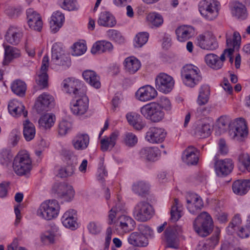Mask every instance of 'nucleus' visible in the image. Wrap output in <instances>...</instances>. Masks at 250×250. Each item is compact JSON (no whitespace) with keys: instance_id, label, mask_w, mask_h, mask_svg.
I'll return each instance as SVG.
<instances>
[{"instance_id":"obj_1","label":"nucleus","mask_w":250,"mask_h":250,"mask_svg":"<svg viewBox=\"0 0 250 250\" xmlns=\"http://www.w3.org/2000/svg\"><path fill=\"white\" fill-rule=\"evenodd\" d=\"M213 225V220L211 216L206 211L201 213L193 223L195 232L202 237L207 236L211 232Z\"/></svg>"},{"instance_id":"obj_2","label":"nucleus","mask_w":250,"mask_h":250,"mask_svg":"<svg viewBox=\"0 0 250 250\" xmlns=\"http://www.w3.org/2000/svg\"><path fill=\"white\" fill-rule=\"evenodd\" d=\"M138 231L132 232L129 235L127 241L131 245L135 247H146L148 244L147 236H151L152 230L147 226L140 225L138 227Z\"/></svg>"},{"instance_id":"obj_3","label":"nucleus","mask_w":250,"mask_h":250,"mask_svg":"<svg viewBox=\"0 0 250 250\" xmlns=\"http://www.w3.org/2000/svg\"><path fill=\"white\" fill-rule=\"evenodd\" d=\"M32 161L29 154L26 151H20L15 157L13 162V169L18 175H25L31 170Z\"/></svg>"},{"instance_id":"obj_4","label":"nucleus","mask_w":250,"mask_h":250,"mask_svg":"<svg viewBox=\"0 0 250 250\" xmlns=\"http://www.w3.org/2000/svg\"><path fill=\"white\" fill-rule=\"evenodd\" d=\"M181 76L184 84L190 87H194L202 79L199 69L192 64L185 65L181 70Z\"/></svg>"},{"instance_id":"obj_5","label":"nucleus","mask_w":250,"mask_h":250,"mask_svg":"<svg viewBox=\"0 0 250 250\" xmlns=\"http://www.w3.org/2000/svg\"><path fill=\"white\" fill-rule=\"evenodd\" d=\"M140 112L146 119L153 123L161 121L165 116L162 106L154 102L144 105L141 108Z\"/></svg>"},{"instance_id":"obj_6","label":"nucleus","mask_w":250,"mask_h":250,"mask_svg":"<svg viewBox=\"0 0 250 250\" xmlns=\"http://www.w3.org/2000/svg\"><path fill=\"white\" fill-rule=\"evenodd\" d=\"M219 4L215 0H202L199 3V11L206 20H213L218 15Z\"/></svg>"},{"instance_id":"obj_7","label":"nucleus","mask_w":250,"mask_h":250,"mask_svg":"<svg viewBox=\"0 0 250 250\" xmlns=\"http://www.w3.org/2000/svg\"><path fill=\"white\" fill-rule=\"evenodd\" d=\"M61 154L66 162V165L60 168L58 175L61 178L71 176L74 172L76 157L72 151L65 148L62 150Z\"/></svg>"},{"instance_id":"obj_8","label":"nucleus","mask_w":250,"mask_h":250,"mask_svg":"<svg viewBox=\"0 0 250 250\" xmlns=\"http://www.w3.org/2000/svg\"><path fill=\"white\" fill-rule=\"evenodd\" d=\"M60 206L56 200L46 201L42 203L38 210V214L43 218L50 220L56 218L59 213Z\"/></svg>"},{"instance_id":"obj_9","label":"nucleus","mask_w":250,"mask_h":250,"mask_svg":"<svg viewBox=\"0 0 250 250\" xmlns=\"http://www.w3.org/2000/svg\"><path fill=\"white\" fill-rule=\"evenodd\" d=\"M133 215L136 220L142 222H146L152 216V207L147 202L140 201L135 205Z\"/></svg>"},{"instance_id":"obj_10","label":"nucleus","mask_w":250,"mask_h":250,"mask_svg":"<svg viewBox=\"0 0 250 250\" xmlns=\"http://www.w3.org/2000/svg\"><path fill=\"white\" fill-rule=\"evenodd\" d=\"M77 98H74L71 103L70 109L75 115H82L85 114L88 108V99L85 91L79 93Z\"/></svg>"},{"instance_id":"obj_11","label":"nucleus","mask_w":250,"mask_h":250,"mask_svg":"<svg viewBox=\"0 0 250 250\" xmlns=\"http://www.w3.org/2000/svg\"><path fill=\"white\" fill-rule=\"evenodd\" d=\"M233 126H231L229 134L231 137L237 141L241 142L247 137L248 130L246 122L243 118L237 119L233 123Z\"/></svg>"},{"instance_id":"obj_12","label":"nucleus","mask_w":250,"mask_h":250,"mask_svg":"<svg viewBox=\"0 0 250 250\" xmlns=\"http://www.w3.org/2000/svg\"><path fill=\"white\" fill-rule=\"evenodd\" d=\"M52 190L58 198L64 201H70L74 196L75 192L73 187L65 183H55Z\"/></svg>"},{"instance_id":"obj_13","label":"nucleus","mask_w":250,"mask_h":250,"mask_svg":"<svg viewBox=\"0 0 250 250\" xmlns=\"http://www.w3.org/2000/svg\"><path fill=\"white\" fill-rule=\"evenodd\" d=\"M174 84L172 77L165 73H161L155 78V86L160 92L167 93L171 91Z\"/></svg>"},{"instance_id":"obj_14","label":"nucleus","mask_w":250,"mask_h":250,"mask_svg":"<svg viewBox=\"0 0 250 250\" xmlns=\"http://www.w3.org/2000/svg\"><path fill=\"white\" fill-rule=\"evenodd\" d=\"M62 84L64 90L67 93L73 95V98H77L80 95V92H86L85 87L78 80L68 78L63 80Z\"/></svg>"},{"instance_id":"obj_15","label":"nucleus","mask_w":250,"mask_h":250,"mask_svg":"<svg viewBox=\"0 0 250 250\" xmlns=\"http://www.w3.org/2000/svg\"><path fill=\"white\" fill-rule=\"evenodd\" d=\"M187 208L189 212L196 214L200 211L204 206L203 201L197 194L188 192L186 195Z\"/></svg>"},{"instance_id":"obj_16","label":"nucleus","mask_w":250,"mask_h":250,"mask_svg":"<svg viewBox=\"0 0 250 250\" xmlns=\"http://www.w3.org/2000/svg\"><path fill=\"white\" fill-rule=\"evenodd\" d=\"M182 232L181 226H170L165 231V236L167 246L170 248L176 249L178 247V236Z\"/></svg>"},{"instance_id":"obj_17","label":"nucleus","mask_w":250,"mask_h":250,"mask_svg":"<svg viewBox=\"0 0 250 250\" xmlns=\"http://www.w3.org/2000/svg\"><path fill=\"white\" fill-rule=\"evenodd\" d=\"M196 44L203 49L213 50L218 47V43L214 36L210 33L200 35L196 38Z\"/></svg>"},{"instance_id":"obj_18","label":"nucleus","mask_w":250,"mask_h":250,"mask_svg":"<svg viewBox=\"0 0 250 250\" xmlns=\"http://www.w3.org/2000/svg\"><path fill=\"white\" fill-rule=\"evenodd\" d=\"M234 165L232 161L230 159L224 160H217L214 163L215 171L219 176H226L230 174L233 168Z\"/></svg>"},{"instance_id":"obj_19","label":"nucleus","mask_w":250,"mask_h":250,"mask_svg":"<svg viewBox=\"0 0 250 250\" xmlns=\"http://www.w3.org/2000/svg\"><path fill=\"white\" fill-rule=\"evenodd\" d=\"M167 132L160 127H151L146 133V139L150 143H161L166 136Z\"/></svg>"},{"instance_id":"obj_20","label":"nucleus","mask_w":250,"mask_h":250,"mask_svg":"<svg viewBox=\"0 0 250 250\" xmlns=\"http://www.w3.org/2000/svg\"><path fill=\"white\" fill-rule=\"evenodd\" d=\"M26 15L29 27L33 30L40 31L42 27V21L40 14L32 9H29L26 11Z\"/></svg>"},{"instance_id":"obj_21","label":"nucleus","mask_w":250,"mask_h":250,"mask_svg":"<svg viewBox=\"0 0 250 250\" xmlns=\"http://www.w3.org/2000/svg\"><path fill=\"white\" fill-rule=\"evenodd\" d=\"M157 95L154 88L150 85L140 87L136 92L137 98L142 102H146L154 99Z\"/></svg>"},{"instance_id":"obj_22","label":"nucleus","mask_w":250,"mask_h":250,"mask_svg":"<svg viewBox=\"0 0 250 250\" xmlns=\"http://www.w3.org/2000/svg\"><path fill=\"white\" fill-rule=\"evenodd\" d=\"M53 98L46 93H43L39 96L38 100L35 104V107L39 113L43 111H48L50 107L53 105Z\"/></svg>"},{"instance_id":"obj_23","label":"nucleus","mask_w":250,"mask_h":250,"mask_svg":"<svg viewBox=\"0 0 250 250\" xmlns=\"http://www.w3.org/2000/svg\"><path fill=\"white\" fill-rule=\"evenodd\" d=\"M117 229H120L123 232H127L134 229L135 222L131 217L122 215L114 222Z\"/></svg>"},{"instance_id":"obj_24","label":"nucleus","mask_w":250,"mask_h":250,"mask_svg":"<svg viewBox=\"0 0 250 250\" xmlns=\"http://www.w3.org/2000/svg\"><path fill=\"white\" fill-rule=\"evenodd\" d=\"M199 155L198 150L193 146H190L184 151L182 159L188 165H196L198 162Z\"/></svg>"},{"instance_id":"obj_25","label":"nucleus","mask_w":250,"mask_h":250,"mask_svg":"<svg viewBox=\"0 0 250 250\" xmlns=\"http://www.w3.org/2000/svg\"><path fill=\"white\" fill-rule=\"evenodd\" d=\"M23 33L19 28L10 26L5 36L6 41L12 45H17L21 42Z\"/></svg>"},{"instance_id":"obj_26","label":"nucleus","mask_w":250,"mask_h":250,"mask_svg":"<svg viewBox=\"0 0 250 250\" xmlns=\"http://www.w3.org/2000/svg\"><path fill=\"white\" fill-rule=\"evenodd\" d=\"M52 58L58 65H64L70 63V59L66 57L62 48L57 45H54L52 49Z\"/></svg>"},{"instance_id":"obj_27","label":"nucleus","mask_w":250,"mask_h":250,"mask_svg":"<svg viewBox=\"0 0 250 250\" xmlns=\"http://www.w3.org/2000/svg\"><path fill=\"white\" fill-rule=\"evenodd\" d=\"M140 156L149 161H155L160 156V151L156 147H146L139 151Z\"/></svg>"},{"instance_id":"obj_28","label":"nucleus","mask_w":250,"mask_h":250,"mask_svg":"<svg viewBox=\"0 0 250 250\" xmlns=\"http://www.w3.org/2000/svg\"><path fill=\"white\" fill-rule=\"evenodd\" d=\"M232 188L236 194L243 195L245 194L250 188V180H238L233 182Z\"/></svg>"},{"instance_id":"obj_29","label":"nucleus","mask_w":250,"mask_h":250,"mask_svg":"<svg viewBox=\"0 0 250 250\" xmlns=\"http://www.w3.org/2000/svg\"><path fill=\"white\" fill-rule=\"evenodd\" d=\"M64 21V16L60 11H56L53 13L50 21V28L52 32L55 33L57 32L62 26Z\"/></svg>"},{"instance_id":"obj_30","label":"nucleus","mask_w":250,"mask_h":250,"mask_svg":"<svg viewBox=\"0 0 250 250\" xmlns=\"http://www.w3.org/2000/svg\"><path fill=\"white\" fill-rule=\"evenodd\" d=\"M83 77L91 86L97 89L101 87L100 78L95 71L90 70H85L83 73Z\"/></svg>"},{"instance_id":"obj_31","label":"nucleus","mask_w":250,"mask_h":250,"mask_svg":"<svg viewBox=\"0 0 250 250\" xmlns=\"http://www.w3.org/2000/svg\"><path fill=\"white\" fill-rule=\"evenodd\" d=\"M193 28L191 26L183 25L176 29L175 33L180 42H185L189 39L193 33Z\"/></svg>"},{"instance_id":"obj_32","label":"nucleus","mask_w":250,"mask_h":250,"mask_svg":"<svg viewBox=\"0 0 250 250\" xmlns=\"http://www.w3.org/2000/svg\"><path fill=\"white\" fill-rule=\"evenodd\" d=\"M124 64L125 71L130 74L136 73L141 65L140 62L134 57L126 58Z\"/></svg>"},{"instance_id":"obj_33","label":"nucleus","mask_w":250,"mask_h":250,"mask_svg":"<svg viewBox=\"0 0 250 250\" xmlns=\"http://www.w3.org/2000/svg\"><path fill=\"white\" fill-rule=\"evenodd\" d=\"M226 44L228 47L227 49H231L234 52V49L239 48L241 37L239 32L237 31L234 32L233 36L231 37L230 34L227 33L226 34Z\"/></svg>"},{"instance_id":"obj_34","label":"nucleus","mask_w":250,"mask_h":250,"mask_svg":"<svg viewBox=\"0 0 250 250\" xmlns=\"http://www.w3.org/2000/svg\"><path fill=\"white\" fill-rule=\"evenodd\" d=\"M97 22L100 26L112 27L116 24V21L111 14L104 11L101 13Z\"/></svg>"},{"instance_id":"obj_35","label":"nucleus","mask_w":250,"mask_h":250,"mask_svg":"<svg viewBox=\"0 0 250 250\" xmlns=\"http://www.w3.org/2000/svg\"><path fill=\"white\" fill-rule=\"evenodd\" d=\"M113 46L111 42L106 41H98L95 43L91 50L92 54L101 53L106 52H110L112 50Z\"/></svg>"},{"instance_id":"obj_36","label":"nucleus","mask_w":250,"mask_h":250,"mask_svg":"<svg viewBox=\"0 0 250 250\" xmlns=\"http://www.w3.org/2000/svg\"><path fill=\"white\" fill-rule=\"evenodd\" d=\"M119 136L118 131L112 132L109 137H106L101 140V148L102 151H105L113 148L116 144V140Z\"/></svg>"},{"instance_id":"obj_37","label":"nucleus","mask_w":250,"mask_h":250,"mask_svg":"<svg viewBox=\"0 0 250 250\" xmlns=\"http://www.w3.org/2000/svg\"><path fill=\"white\" fill-rule=\"evenodd\" d=\"M126 119L129 124L136 130H141L145 125V124L142 121L140 115L137 113L131 112L127 114Z\"/></svg>"},{"instance_id":"obj_38","label":"nucleus","mask_w":250,"mask_h":250,"mask_svg":"<svg viewBox=\"0 0 250 250\" xmlns=\"http://www.w3.org/2000/svg\"><path fill=\"white\" fill-rule=\"evenodd\" d=\"M210 133V125L207 123H199L194 129L195 136L199 138H206L209 136Z\"/></svg>"},{"instance_id":"obj_39","label":"nucleus","mask_w":250,"mask_h":250,"mask_svg":"<svg viewBox=\"0 0 250 250\" xmlns=\"http://www.w3.org/2000/svg\"><path fill=\"white\" fill-rule=\"evenodd\" d=\"M89 142L87 134H79L73 140V145L75 149L83 150L87 148Z\"/></svg>"},{"instance_id":"obj_40","label":"nucleus","mask_w":250,"mask_h":250,"mask_svg":"<svg viewBox=\"0 0 250 250\" xmlns=\"http://www.w3.org/2000/svg\"><path fill=\"white\" fill-rule=\"evenodd\" d=\"M132 190L139 196H146L149 193V186L144 181H137L133 184Z\"/></svg>"},{"instance_id":"obj_41","label":"nucleus","mask_w":250,"mask_h":250,"mask_svg":"<svg viewBox=\"0 0 250 250\" xmlns=\"http://www.w3.org/2000/svg\"><path fill=\"white\" fill-rule=\"evenodd\" d=\"M4 48V63H9L11 60L20 56V51L16 47L3 45Z\"/></svg>"},{"instance_id":"obj_42","label":"nucleus","mask_w":250,"mask_h":250,"mask_svg":"<svg viewBox=\"0 0 250 250\" xmlns=\"http://www.w3.org/2000/svg\"><path fill=\"white\" fill-rule=\"evenodd\" d=\"M23 134L25 139L27 141L33 139L36 134L35 127L33 124L27 120L23 122Z\"/></svg>"},{"instance_id":"obj_43","label":"nucleus","mask_w":250,"mask_h":250,"mask_svg":"<svg viewBox=\"0 0 250 250\" xmlns=\"http://www.w3.org/2000/svg\"><path fill=\"white\" fill-rule=\"evenodd\" d=\"M206 64L210 68L218 70L222 68V62L219 61V57L216 54L210 53L205 57Z\"/></svg>"},{"instance_id":"obj_44","label":"nucleus","mask_w":250,"mask_h":250,"mask_svg":"<svg viewBox=\"0 0 250 250\" xmlns=\"http://www.w3.org/2000/svg\"><path fill=\"white\" fill-rule=\"evenodd\" d=\"M146 20L148 24L151 27H159L164 22L162 16L157 12L149 13L146 16Z\"/></svg>"},{"instance_id":"obj_45","label":"nucleus","mask_w":250,"mask_h":250,"mask_svg":"<svg viewBox=\"0 0 250 250\" xmlns=\"http://www.w3.org/2000/svg\"><path fill=\"white\" fill-rule=\"evenodd\" d=\"M55 121V116L54 115L50 114H44L39 120V127L44 129H49L53 125Z\"/></svg>"},{"instance_id":"obj_46","label":"nucleus","mask_w":250,"mask_h":250,"mask_svg":"<svg viewBox=\"0 0 250 250\" xmlns=\"http://www.w3.org/2000/svg\"><path fill=\"white\" fill-rule=\"evenodd\" d=\"M12 91L16 95L22 97L26 90V84L21 80H16L11 84Z\"/></svg>"},{"instance_id":"obj_47","label":"nucleus","mask_w":250,"mask_h":250,"mask_svg":"<svg viewBox=\"0 0 250 250\" xmlns=\"http://www.w3.org/2000/svg\"><path fill=\"white\" fill-rule=\"evenodd\" d=\"M182 205L179 203L178 199L175 198L170 211L172 221L176 222L182 216Z\"/></svg>"},{"instance_id":"obj_48","label":"nucleus","mask_w":250,"mask_h":250,"mask_svg":"<svg viewBox=\"0 0 250 250\" xmlns=\"http://www.w3.org/2000/svg\"><path fill=\"white\" fill-rule=\"evenodd\" d=\"M232 13L234 16L240 20H244L247 16L245 5L239 2H235L234 4Z\"/></svg>"},{"instance_id":"obj_49","label":"nucleus","mask_w":250,"mask_h":250,"mask_svg":"<svg viewBox=\"0 0 250 250\" xmlns=\"http://www.w3.org/2000/svg\"><path fill=\"white\" fill-rule=\"evenodd\" d=\"M209 95V88L207 85H202L199 91L197 99V103L200 105L206 104L208 101Z\"/></svg>"},{"instance_id":"obj_50","label":"nucleus","mask_w":250,"mask_h":250,"mask_svg":"<svg viewBox=\"0 0 250 250\" xmlns=\"http://www.w3.org/2000/svg\"><path fill=\"white\" fill-rule=\"evenodd\" d=\"M149 34L147 32H140L136 35L134 39V46L140 48L147 42Z\"/></svg>"},{"instance_id":"obj_51","label":"nucleus","mask_w":250,"mask_h":250,"mask_svg":"<svg viewBox=\"0 0 250 250\" xmlns=\"http://www.w3.org/2000/svg\"><path fill=\"white\" fill-rule=\"evenodd\" d=\"M55 234L51 231H47L41 235V240L44 245L53 244L55 242Z\"/></svg>"},{"instance_id":"obj_52","label":"nucleus","mask_w":250,"mask_h":250,"mask_svg":"<svg viewBox=\"0 0 250 250\" xmlns=\"http://www.w3.org/2000/svg\"><path fill=\"white\" fill-rule=\"evenodd\" d=\"M220 232V230L217 229L214 231L212 236L206 240L205 243L208 246V248L209 249H214L218 244L219 239Z\"/></svg>"},{"instance_id":"obj_53","label":"nucleus","mask_w":250,"mask_h":250,"mask_svg":"<svg viewBox=\"0 0 250 250\" xmlns=\"http://www.w3.org/2000/svg\"><path fill=\"white\" fill-rule=\"evenodd\" d=\"M137 137L132 133L127 132L125 134L124 143L126 146L132 147L137 144Z\"/></svg>"},{"instance_id":"obj_54","label":"nucleus","mask_w":250,"mask_h":250,"mask_svg":"<svg viewBox=\"0 0 250 250\" xmlns=\"http://www.w3.org/2000/svg\"><path fill=\"white\" fill-rule=\"evenodd\" d=\"M71 124L70 122L65 120L61 121L59 125L58 132L61 136H64L71 130Z\"/></svg>"},{"instance_id":"obj_55","label":"nucleus","mask_w":250,"mask_h":250,"mask_svg":"<svg viewBox=\"0 0 250 250\" xmlns=\"http://www.w3.org/2000/svg\"><path fill=\"white\" fill-rule=\"evenodd\" d=\"M12 159V155L8 150H3L0 153V162L4 166H8Z\"/></svg>"},{"instance_id":"obj_56","label":"nucleus","mask_w":250,"mask_h":250,"mask_svg":"<svg viewBox=\"0 0 250 250\" xmlns=\"http://www.w3.org/2000/svg\"><path fill=\"white\" fill-rule=\"evenodd\" d=\"M108 36L111 39L119 43L123 42L124 38L122 36L121 33L117 30L110 29L107 32Z\"/></svg>"},{"instance_id":"obj_57","label":"nucleus","mask_w":250,"mask_h":250,"mask_svg":"<svg viewBox=\"0 0 250 250\" xmlns=\"http://www.w3.org/2000/svg\"><path fill=\"white\" fill-rule=\"evenodd\" d=\"M87 49L86 45L82 42L75 43L73 47V55L80 56L85 53Z\"/></svg>"},{"instance_id":"obj_58","label":"nucleus","mask_w":250,"mask_h":250,"mask_svg":"<svg viewBox=\"0 0 250 250\" xmlns=\"http://www.w3.org/2000/svg\"><path fill=\"white\" fill-rule=\"evenodd\" d=\"M48 75L47 73H41L36 78V83L41 88H44L48 84Z\"/></svg>"},{"instance_id":"obj_59","label":"nucleus","mask_w":250,"mask_h":250,"mask_svg":"<svg viewBox=\"0 0 250 250\" xmlns=\"http://www.w3.org/2000/svg\"><path fill=\"white\" fill-rule=\"evenodd\" d=\"M21 7L8 6L5 10L6 14L11 18L18 17L21 12Z\"/></svg>"},{"instance_id":"obj_60","label":"nucleus","mask_w":250,"mask_h":250,"mask_svg":"<svg viewBox=\"0 0 250 250\" xmlns=\"http://www.w3.org/2000/svg\"><path fill=\"white\" fill-rule=\"evenodd\" d=\"M61 7L69 11L75 10L77 9L76 0H63Z\"/></svg>"},{"instance_id":"obj_61","label":"nucleus","mask_w":250,"mask_h":250,"mask_svg":"<svg viewBox=\"0 0 250 250\" xmlns=\"http://www.w3.org/2000/svg\"><path fill=\"white\" fill-rule=\"evenodd\" d=\"M237 235L241 238H247L250 235V228L245 225L244 226L240 227L236 232Z\"/></svg>"},{"instance_id":"obj_62","label":"nucleus","mask_w":250,"mask_h":250,"mask_svg":"<svg viewBox=\"0 0 250 250\" xmlns=\"http://www.w3.org/2000/svg\"><path fill=\"white\" fill-rule=\"evenodd\" d=\"M62 221L63 225L67 228L75 229L77 228V224L76 219H62Z\"/></svg>"},{"instance_id":"obj_63","label":"nucleus","mask_w":250,"mask_h":250,"mask_svg":"<svg viewBox=\"0 0 250 250\" xmlns=\"http://www.w3.org/2000/svg\"><path fill=\"white\" fill-rule=\"evenodd\" d=\"M21 133L18 130L15 129L11 132V143L13 146L17 145L20 139Z\"/></svg>"},{"instance_id":"obj_64","label":"nucleus","mask_w":250,"mask_h":250,"mask_svg":"<svg viewBox=\"0 0 250 250\" xmlns=\"http://www.w3.org/2000/svg\"><path fill=\"white\" fill-rule=\"evenodd\" d=\"M239 161L242 163L245 168L247 170L248 166L250 164V158L248 153H242L238 157Z\"/></svg>"}]
</instances>
